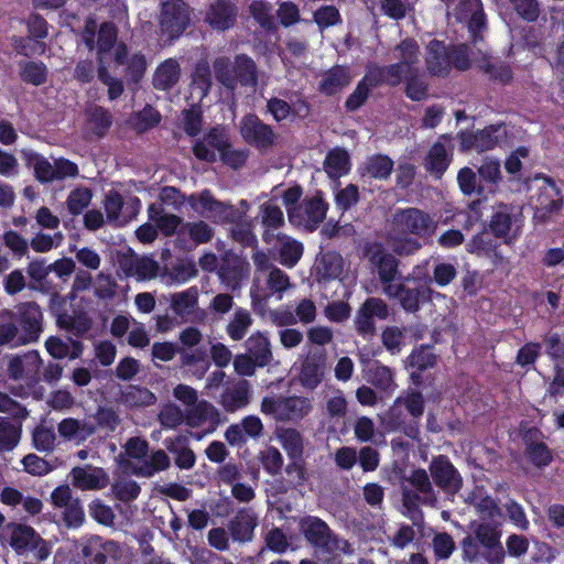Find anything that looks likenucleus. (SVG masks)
<instances>
[{"mask_svg":"<svg viewBox=\"0 0 564 564\" xmlns=\"http://www.w3.org/2000/svg\"><path fill=\"white\" fill-rule=\"evenodd\" d=\"M436 221L425 212L417 208H406L394 214L392 228L388 234V243L391 250L400 256H410L421 248L417 239L408 234L424 237L433 234Z\"/></svg>","mask_w":564,"mask_h":564,"instance_id":"1","label":"nucleus"},{"mask_svg":"<svg viewBox=\"0 0 564 564\" xmlns=\"http://www.w3.org/2000/svg\"><path fill=\"white\" fill-rule=\"evenodd\" d=\"M421 57L417 42L413 39H404L391 50V58L394 62L388 66L377 65V70L386 85L394 87L402 83L404 76L421 70Z\"/></svg>","mask_w":564,"mask_h":564,"instance_id":"2","label":"nucleus"},{"mask_svg":"<svg viewBox=\"0 0 564 564\" xmlns=\"http://www.w3.org/2000/svg\"><path fill=\"white\" fill-rule=\"evenodd\" d=\"M96 30V21L88 19L82 33V37L89 50H97L98 64H107L108 55L110 54L111 50H113V58L116 64H123V59L127 55V46L122 43L116 44V26L112 23H102L98 30L97 41L95 44Z\"/></svg>","mask_w":564,"mask_h":564,"instance_id":"3","label":"nucleus"},{"mask_svg":"<svg viewBox=\"0 0 564 564\" xmlns=\"http://www.w3.org/2000/svg\"><path fill=\"white\" fill-rule=\"evenodd\" d=\"M149 443L140 437H131L124 445V453L129 458V467L133 474L142 477H151L155 473L170 467L171 460L163 449L148 454Z\"/></svg>","mask_w":564,"mask_h":564,"instance_id":"4","label":"nucleus"},{"mask_svg":"<svg viewBox=\"0 0 564 564\" xmlns=\"http://www.w3.org/2000/svg\"><path fill=\"white\" fill-rule=\"evenodd\" d=\"M313 410L312 400L303 395H267L261 401V412L276 421L299 422Z\"/></svg>","mask_w":564,"mask_h":564,"instance_id":"5","label":"nucleus"},{"mask_svg":"<svg viewBox=\"0 0 564 564\" xmlns=\"http://www.w3.org/2000/svg\"><path fill=\"white\" fill-rule=\"evenodd\" d=\"M213 67L217 80L229 90H234L238 83L246 87H254L257 84L256 65L245 55L238 56L234 66L228 58L219 57Z\"/></svg>","mask_w":564,"mask_h":564,"instance_id":"6","label":"nucleus"},{"mask_svg":"<svg viewBox=\"0 0 564 564\" xmlns=\"http://www.w3.org/2000/svg\"><path fill=\"white\" fill-rule=\"evenodd\" d=\"M10 545L20 555L31 553L39 562L46 561L52 554L53 543L44 540L32 527L11 523Z\"/></svg>","mask_w":564,"mask_h":564,"instance_id":"7","label":"nucleus"},{"mask_svg":"<svg viewBox=\"0 0 564 564\" xmlns=\"http://www.w3.org/2000/svg\"><path fill=\"white\" fill-rule=\"evenodd\" d=\"M366 254L378 273L382 293H391L394 284L405 278L399 270V260L381 245L368 247Z\"/></svg>","mask_w":564,"mask_h":564,"instance_id":"8","label":"nucleus"},{"mask_svg":"<svg viewBox=\"0 0 564 564\" xmlns=\"http://www.w3.org/2000/svg\"><path fill=\"white\" fill-rule=\"evenodd\" d=\"M191 10L183 0H166L161 4L159 25L162 35L177 39L189 25Z\"/></svg>","mask_w":564,"mask_h":564,"instance_id":"9","label":"nucleus"},{"mask_svg":"<svg viewBox=\"0 0 564 564\" xmlns=\"http://www.w3.org/2000/svg\"><path fill=\"white\" fill-rule=\"evenodd\" d=\"M522 225L520 207L500 204L494 208L489 227L496 237L505 239L506 242H511L521 234Z\"/></svg>","mask_w":564,"mask_h":564,"instance_id":"10","label":"nucleus"},{"mask_svg":"<svg viewBox=\"0 0 564 564\" xmlns=\"http://www.w3.org/2000/svg\"><path fill=\"white\" fill-rule=\"evenodd\" d=\"M403 488V502L408 508L416 506L417 502L433 506L436 495L424 469H415L405 478Z\"/></svg>","mask_w":564,"mask_h":564,"instance_id":"11","label":"nucleus"},{"mask_svg":"<svg viewBox=\"0 0 564 564\" xmlns=\"http://www.w3.org/2000/svg\"><path fill=\"white\" fill-rule=\"evenodd\" d=\"M326 212L327 204L316 194L306 197L297 207H291L289 209V219L296 226H303L313 230L325 219Z\"/></svg>","mask_w":564,"mask_h":564,"instance_id":"12","label":"nucleus"},{"mask_svg":"<svg viewBox=\"0 0 564 564\" xmlns=\"http://www.w3.org/2000/svg\"><path fill=\"white\" fill-rule=\"evenodd\" d=\"M82 554L86 564H106L108 561H120L123 547L116 541L94 535L83 543Z\"/></svg>","mask_w":564,"mask_h":564,"instance_id":"13","label":"nucleus"},{"mask_svg":"<svg viewBox=\"0 0 564 564\" xmlns=\"http://www.w3.org/2000/svg\"><path fill=\"white\" fill-rule=\"evenodd\" d=\"M535 182L540 183L539 194L535 202L534 219L540 223L547 221L551 216L557 213L562 207V198L553 181L547 177H535Z\"/></svg>","mask_w":564,"mask_h":564,"instance_id":"14","label":"nucleus"},{"mask_svg":"<svg viewBox=\"0 0 564 564\" xmlns=\"http://www.w3.org/2000/svg\"><path fill=\"white\" fill-rule=\"evenodd\" d=\"M187 200L191 207L203 217L219 221L235 219L234 207L215 199L209 191L192 194Z\"/></svg>","mask_w":564,"mask_h":564,"instance_id":"15","label":"nucleus"},{"mask_svg":"<svg viewBox=\"0 0 564 564\" xmlns=\"http://www.w3.org/2000/svg\"><path fill=\"white\" fill-rule=\"evenodd\" d=\"M507 135L505 126L496 124L477 132H463L460 134L462 150L484 152L494 149Z\"/></svg>","mask_w":564,"mask_h":564,"instance_id":"16","label":"nucleus"},{"mask_svg":"<svg viewBox=\"0 0 564 564\" xmlns=\"http://www.w3.org/2000/svg\"><path fill=\"white\" fill-rule=\"evenodd\" d=\"M301 529L310 543L326 552L341 549L343 541L337 540L325 522L317 518H306L301 522ZM346 544V542H344Z\"/></svg>","mask_w":564,"mask_h":564,"instance_id":"17","label":"nucleus"},{"mask_svg":"<svg viewBox=\"0 0 564 564\" xmlns=\"http://www.w3.org/2000/svg\"><path fill=\"white\" fill-rule=\"evenodd\" d=\"M388 317V305L379 297H369L357 312L355 326L362 336L375 333V318L386 319Z\"/></svg>","mask_w":564,"mask_h":564,"instance_id":"18","label":"nucleus"},{"mask_svg":"<svg viewBox=\"0 0 564 564\" xmlns=\"http://www.w3.org/2000/svg\"><path fill=\"white\" fill-rule=\"evenodd\" d=\"M240 133L249 144L260 149H267L275 141L273 130L253 115H247L241 119Z\"/></svg>","mask_w":564,"mask_h":564,"instance_id":"19","label":"nucleus"},{"mask_svg":"<svg viewBox=\"0 0 564 564\" xmlns=\"http://www.w3.org/2000/svg\"><path fill=\"white\" fill-rule=\"evenodd\" d=\"M419 270L420 267L414 268L412 273L408 274L404 279L394 284L391 293H383L389 299L398 300L403 310L411 313H414L420 308L421 297L425 293L424 290L419 288H409L406 285V282L420 279Z\"/></svg>","mask_w":564,"mask_h":564,"instance_id":"20","label":"nucleus"},{"mask_svg":"<svg viewBox=\"0 0 564 564\" xmlns=\"http://www.w3.org/2000/svg\"><path fill=\"white\" fill-rule=\"evenodd\" d=\"M17 313L20 317V324L23 333L20 343L35 341L42 332V312L37 304L33 302L22 303L17 306Z\"/></svg>","mask_w":564,"mask_h":564,"instance_id":"21","label":"nucleus"},{"mask_svg":"<svg viewBox=\"0 0 564 564\" xmlns=\"http://www.w3.org/2000/svg\"><path fill=\"white\" fill-rule=\"evenodd\" d=\"M453 149L452 140L447 135L440 137L425 158L426 170L441 177L452 161Z\"/></svg>","mask_w":564,"mask_h":564,"instance_id":"22","label":"nucleus"},{"mask_svg":"<svg viewBox=\"0 0 564 564\" xmlns=\"http://www.w3.org/2000/svg\"><path fill=\"white\" fill-rule=\"evenodd\" d=\"M381 85H386V82L377 70V64H369L365 76L358 83L355 90L348 96L346 108L350 111L357 110L365 104L370 90Z\"/></svg>","mask_w":564,"mask_h":564,"instance_id":"23","label":"nucleus"},{"mask_svg":"<svg viewBox=\"0 0 564 564\" xmlns=\"http://www.w3.org/2000/svg\"><path fill=\"white\" fill-rule=\"evenodd\" d=\"M430 471L435 484L447 492H456L462 486L458 471L444 456H438L432 460Z\"/></svg>","mask_w":564,"mask_h":564,"instance_id":"24","label":"nucleus"},{"mask_svg":"<svg viewBox=\"0 0 564 564\" xmlns=\"http://www.w3.org/2000/svg\"><path fill=\"white\" fill-rule=\"evenodd\" d=\"M425 67L432 76H446L452 68L449 48L437 40H433L426 47Z\"/></svg>","mask_w":564,"mask_h":564,"instance_id":"25","label":"nucleus"},{"mask_svg":"<svg viewBox=\"0 0 564 564\" xmlns=\"http://www.w3.org/2000/svg\"><path fill=\"white\" fill-rule=\"evenodd\" d=\"M226 145L227 135L225 130L214 128L202 141L194 145V154L199 160L214 162Z\"/></svg>","mask_w":564,"mask_h":564,"instance_id":"26","label":"nucleus"},{"mask_svg":"<svg viewBox=\"0 0 564 564\" xmlns=\"http://www.w3.org/2000/svg\"><path fill=\"white\" fill-rule=\"evenodd\" d=\"M73 485L80 490H98L108 485L109 478L102 468L90 465L72 469Z\"/></svg>","mask_w":564,"mask_h":564,"instance_id":"27","label":"nucleus"},{"mask_svg":"<svg viewBox=\"0 0 564 564\" xmlns=\"http://www.w3.org/2000/svg\"><path fill=\"white\" fill-rule=\"evenodd\" d=\"M249 275V263L237 257L229 254L225 264L219 270V276L228 289L235 291Z\"/></svg>","mask_w":564,"mask_h":564,"instance_id":"28","label":"nucleus"},{"mask_svg":"<svg viewBox=\"0 0 564 564\" xmlns=\"http://www.w3.org/2000/svg\"><path fill=\"white\" fill-rule=\"evenodd\" d=\"M42 360L36 351H31L24 356H17L9 364V375L13 379H24L33 381L37 378Z\"/></svg>","mask_w":564,"mask_h":564,"instance_id":"29","label":"nucleus"},{"mask_svg":"<svg viewBox=\"0 0 564 564\" xmlns=\"http://www.w3.org/2000/svg\"><path fill=\"white\" fill-rule=\"evenodd\" d=\"M325 361L323 357L307 356L301 366L299 381L307 390L316 389L325 377Z\"/></svg>","mask_w":564,"mask_h":564,"instance_id":"30","label":"nucleus"},{"mask_svg":"<svg viewBox=\"0 0 564 564\" xmlns=\"http://www.w3.org/2000/svg\"><path fill=\"white\" fill-rule=\"evenodd\" d=\"M57 431L66 441L79 445L95 433V425L87 421L67 417L58 423Z\"/></svg>","mask_w":564,"mask_h":564,"instance_id":"31","label":"nucleus"},{"mask_svg":"<svg viewBox=\"0 0 564 564\" xmlns=\"http://www.w3.org/2000/svg\"><path fill=\"white\" fill-rule=\"evenodd\" d=\"M352 77L348 67L334 66L322 75L319 90L327 96L335 95L347 87Z\"/></svg>","mask_w":564,"mask_h":564,"instance_id":"32","label":"nucleus"},{"mask_svg":"<svg viewBox=\"0 0 564 564\" xmlns=\"http://www.w3.org/2000/svg\"><path fill=\"white\" fill-rule=\"evenodd\" d=\"M315 272L319 281L339 279L344 272L343 257L330 251L321 254L315 262Z\"/></svg>","mask_w":564,"mask_h":564,"instance_id":"33","label":"nucleus"},{"mask_svg":"<svg viewBox=\"0 0 564 564\" xmlns=\"http://www.w3.org/2000/svg\"><path fill=\"white\" fill-rule=\"evenodd\" d=\"M236 15L237 11L232 4L227 1H217L210 6L206 19L213 28L226 30L234 24Z\"/></svg>","mask_w":564,"mask_h":564,"instance_id":"34","label":"nucleus"},{"mask_svg":"<svg viewBox=\"0 0 564 564\" xmlns=\"http://www.w3.org/2000/svg\"><path fill=\"white\" fill-rule=\"evenodd\" d=\"M170 303L173 313L182 318L194 313L198 304V290L193 286L182 292L172 293Z\"/></svg>","mask_w":564,"mask_h":564,"instance_id":"35","label":"nucleus"},{"mask_svg":"<svg viewBox=\"0 0 564 564\" xmlns=\"http://www.w3.org/2000/svg\"><path fill=\"white\" fill-rule=\"evenodd\" d=\"M246 347L259 367H264L272 360L271 343L264 333H253L247 339Z\"/></svg>","mask_w":564,"mask_h":564,"instance_id":"36","label":"nucleus"},{"mask_svg":"<svg viewBox=\"0 0 564 564\" xmlns=\"http://www.w3.org/2000/svg\"><path fill=\"white\" fill-rule=\"evenodd\" d=\"M275 248L280 256L281 264L292 268L303 254V246L297 240L286 236L278 235Z\"/></svg>","mask_w":564,"mask_h":564,"instance_id":"37","label":"nucleus"},{"mask_svg":"<svg viewBox=\"0 0 564 564\" xmlns=\"http://www.w3.org/2000/svg\"><path fill=\"white\" fill-rule=\"evenodd\" d=\"M459 20H468L469 30H480L485 22V15L480 0H460L456 8Z\"/></svg>","mask_w":564,"mask_h":564,"instance_id":"38","label":"nucleus"},{"mask_svg":"<svg viewBox=\"0 0 564 564\" xmlns=\"http://www.w3.org/2000/svg\"><path fill=\"white\" fill-rule=\"evenodd\" d=\"M180 75V64L177 61L169 58L156 68L153 77V85L158 89H170L178 82Z\"/></svg>","mask_w":564,"mask_h":564,"instance_id":"39","label":"nucleus"},{"mask_svg":"<svg viewBox=\"0 0 564 564\" xmlns=\"http://www.w3.org/2000/svg\"><path fill=\"white\" fill-rule=\"evenodd\" d=\"M466 501L475 507L482 519L495 520L500 516V509L496 501L480 488H476L468 495Z\"/></svg>","mask_w":564,"mask_h":564,"instance_id":"40","label":"nucleus"},{"mask_svg":"<svg viewBox=\"0 0 564 564\" xmlns=\"http://www.w3.org/2000/svg\"><path fill=\"white\" fill-rule=\"evenodd\" d=\"M226 411L235 412L249 403V386L247 381L237 383L231 389H227L220 400Z\"/></svg>","mask_w":564,"mask_h":564,"instance_id":"41","label":"nucleus"},{"mask_svg":"<svg viewBox=\"0 0 564 564\" xmlns=\"http://www.w3.org/2000/svg\"><path fill=\"white\" fill-rule=\"evenodd\" d=\"M14 312L3 310L0 312V346L10 345L12 347L24 345L20 343L21 334L14 323Z\"/></svg>","mask_w":564,"mask_h":564,"instance_id":"42","label":"nucleus"},{"mask_svg":"<svg viewBox=\"0 0 564 564\" xmlns=\"http://www.w3.org/2000/svg\"><path fill=\"white\" fill-rule=\"evenodd\" d=\"M349 169V154L339 148L332 150L324 161V170L332 178H338L347 174Z\"/></svg>","mask_w":564,"mask_h":564,"instance_id":"43","label":"nucleus"},{"mask_svg":"<svg viewBox=\"0 0 564 564\" xmlns=\"http://www.w3.org/2000/svg\"><path fill=\"white\" fill-rule=\"evenodd\" d=\"M256 524L257 518L251 511H240L230 524L232 538L241 542L250 540Z\"/></svg>","mask_w":564,"mask_h":564,"instance_id":"44","label":"nucleus"},{"mask_svg":"<svg viewBox=\"0 0 564 564\" xmlns=\"http://www.w3.org/2000/svg\"><path fill=\"white\" fill-rule=\"evenodd\" d=\"M253 323L250 312L243 307H237L229 321L226 330L232 340H241Z\"/></svg>","mask_w":564,"mask_h":564,"instance_id":"45","label":"nucleus"},{"mask_svg":"<svg viewBox=\"0 0 564 564\" xmlns=\"http://www.w3.org/2000/svg\"><path fill=\"white\" fill-rule=\"evenodd\" d=\"M149 219L160 229L165 236H171L181 226V218L166 214L160 206L151 205L148 209Z\"/></svg>","mask_w":564,"mask_h":564,"instance_id":"46","label":"nucleus"},{"mask_svg":"<svg viewBox=\"0 0 564 564\" xmlns=\"http://www.w3.org/2000/svg\"><path fill=\"white\" fill-rule=\"evenodd\" d=\"M20 77L24 83L41 86L47 79V67L42 62L25 61L19 64Z\"/></svg>","mask_w":564,"mask_h":564,"instance_id":"47","label":"nucleus"},{"mask_svg":"<svg viewBox=\"0 0 564 564\" xmlns=\"http://www.w3.org/2000/svg\"><path fill=\"white\" fill-rule=\"evenodd\" d=\"M217 414L215 406L206 400H197L195 404L189 406L186 412V423L196 427L208 420H213Z\"/></svg>","mask_w":564,"mask_h":564,"instance_id":"48","label":"nucleus"},{"mask_svg":"<svg viewBox=\"0 0 564 564\" xmlns=\"http://www.w3.org/2000/svg\"><path fill=\"white\" fill-rule=\"evenodd\" d=\"M393 170L392 160L382 154L370 156L365 165L364 175H368L373 178H388Z\"/></svg>","mask_w":564,"mask_h":564,"instance_id":"49","label":"nucleus"},{"mask_svg":"<svg viewBox=\"0 0 564 564\" xmlns=\"http://www.w3.org/2000/svg\"><path fill=\"white\" fill-rule=\"evenodd\" d=\"M369 380L370 382L382 390L387 394L393 393L397 388V384L393 380V373L390 368L381 365H376L369 370Z\"/></svg>","mask_w":564,"mask_h":564,"instance_id":"50","label":"nucleus"},{"mask_svg":"<svg viewBox=\"0 0 564 564\" xmlns=\"http://www.w3.org/2000/svg\"><path fill=\"white\" fill-rule=\"evenodd\" d=\"M279 440L289 456L296 458L303 452V440L295 429H285L279 433Z\"/></svg>","mask_w":564,"mask_h":564,"instance_id":"51","label":"nucleus"},{"mask_svg":"<svg viewBox=\"0 0 564 564\" xmlns=\"http://www.w3.org/2000/svg\"><path fill=\"white\" fill-rule=\"evenodd\" d=\"M402 82L406 83L405 94L410 99L420 101L426 97L429 85L421 70L415 72L413 75L404 76Z\"/></svg>","mask_w":564,"mask_h":564,"instance_id":"52","label":"nucleus"},{"mask_svg":"<svg viewBox=\"0 0 564 564\" xmlns=\"http://www.w3.org/2000/svg\"><path fill=\"white\" fill-rule=\"evenodd\" d=\"M93 198L91 191L86 187H77L72 191L67 197L66 205L68 212L76 216L79 215L88 205Z\"/></svg>","mask_w":564,"mask_h":564,"instance_id":"53","label":"nucleus"},{"mask_svg":"<svg viewBox=\"0 0 564 564\" xmlns=\"http://www.w3.org/2000/svg\"><path fill=\"white\" fill-rule=\"evenodd\" d=\"M29 163L32 165L35 177L42 183H50L56 181L55 162L48 161L41 155H32Z\"/></svg>","mask_w":564,"mask_h":564,"instance_id":"54","label":"nucleus"},{"mask_svg":"<svg viewBox=\"0 0 564 564\" xmlns=\"http://www.w3.org/2000/svg\"><path fill=\"white\" fill-rule=\"evenodd\" d=\"M181 231L187 234L197 245L208 242L214 235L212 227L203 220L186 223Z\"/></svg>","mask_w":564,"mask_h":564,"instance_id":"55","label":"nucleus"},{"mask_svg":"<svg viewBox=\"0 0 564 564\" xmlns=\"http://www.w3.org/2000/svg\"><path fill=\"white\" fill-rule=\"evenodd\" d=\"M88 124L94 133L101 135L110 127L111 119L107 110L93 106L87 110Z\"/></svg>","mask_w":564,"mask_h":564,"instance_id":"56","label":"nucleus"},{"mask_svg":"<svg viewBox=\"0 0 564 564\" xmlns=\"http://www.w3.org/2000/svg\"><path fill=\"white\" fill-rule=\"evenodd\" d=\"M158 263L147 257L137 258L131 261L129 274L135 276L139 280H147L154 278L158 273Z\"/></svg>","mask_w":564,"mask_h":564,"instance_id":"57","label":"nucleus"},{"mask_svg":"<svg viewBox=\"0 0 564 564\" xmlns=\"http://www.w3.org/2000/svg\"><path fill=\"white\" fill-rule=\"evenodd\" d=\"M123 207L122 196L117 192H109L105 199V210L107 219L110 223L123 225L127 219L121 216V209Z\"/></svg>","mask_w":564,"mask_h":564,"instance_id":"58","label":"nucleus"},{"mask_svg":"<svg viewBox=\"0 0 564 564\" xmlns=\"http://www.w3.org/2000/svg\"><path fill=\"white\" fill-rule=\"evenodd\" d=\"M112 492L121 501L134 500L140 494L139 485L128 478H118L112 485Z\"/></svg>","mask_w":564,"mask_h":564,"instance_id":"59","label":"nucleus"},{"mask_svg":"<svg viewBox=\"0 0 564 564\" xmlns=\"http://www.w3.org/2000/svg\"><path fill=\"white\" fill-rule=\"evenodd\" d=\"M193 90H198L199 98L205 97L212 86L210 69L206 62L197 64L193 74Z\"/></svg>","mask_w":564,"mask_h":564,"instance_id":"60","label":"nucleus"},{"mask_svg":"<svg viewBox=\"0 0 564 564\" xmlns=\"http://www.w3.org/2000/svg\"><path fill=\"white\" fill-rule=\"evenodd\" d=\"M186 420L182 409L173 403L165 404L159 413L160 423L166 429H175Z\"/></svg>","mask_w":564,"mask_h":564,"instance_id":"61","label":"nucleus"},{"mask_svg":"<svg viewBox=\"0 0 564 564\" xmlns=\"http://www.w3.org/2000/svg\"><path fill=\"white\" fill-rule=\"evenodd\" d=\"M95 295L100 300H110L117 293V283L109 274L99 273L94 280Z\"/></svg>","mask_w":564,"mask_h":564,"instance_id":"62","label":"nucleus"},{"mask_svg":"<svg viewBox=\"0 0 564 564\" xmlns=\"http://www.w3.org/2000/svg\"><path fill=\"white\" fill-rule=\"evenodd\" d=\"M62 241L63 234L59 231L54 235L39 232L31 239L30 246L35 252H48L53 248L58 247Z\"/></svg>","mask_w":564,"mask_h":564,"instance_id":"63","label":"nucleus"},{"mask_svg":"<svg viewBox=\"0 0 564 564\" xmlns=\"http://www.w3.org/2000/svg\"><path fill=\"white\" fill-rule=\"evenodd\" d=\"M434 555L438 560H447L456 549L453 538L445 532L437 533L432 540Z\"/></svg>","mask_w":564,"mask_h":564,"instance_id":"64","label":"nucleus"}]
</instances>
